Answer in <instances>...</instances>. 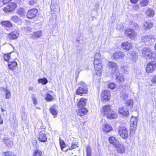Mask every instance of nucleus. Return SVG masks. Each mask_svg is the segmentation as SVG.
I'll use <instances>...</instances> for the list:
<instances>
[{
  "mask_svg": "<svg viewBox=\"0 0 156 156\" xmlns=\"http://www.w3.org/2000/svg\"><path fill=\"white\" fill-rule=\"evenodd\" d=\"M101 111L102 116H106L108 119H114L116 116V114L111 111L110 106L109 105L105 106L103 108Z\"/></svg>",
  "mask_w": 156,
  "mask_h": 156,
  "instance_id": "nucleus-1",
  "label": "nucleus"
},
{
  "mask_svg": "<svg viewBox=\"0 0 156 156\" xmlns=\"http://www.w3.org/2000/svg\"><path fill=\"white\" fill-rule=\"evenodd\" d=\"M77 86L78 88L76 92V94L82 96L88 93V86L84 82L81 81L79 82L77 84Z\"/></svg>",
  "mask_w": 156,
  "mask_h": 156,
  "instance_id": "nucleus-2",
  "label": "nucleus"
},
{
  "mask_svg": "<svg viewBox=\"0 0 156 156\" xmlns=\"http://www.w3.org/2000/svg\"><path fill=\"white\" fill-rule=\"evenodd\" d=\"M109 69L111 72V75H114L115 74L119 73V69L116 63L110 62L108 64Z\"/></svg>",
  "mask_w": 156,
  "mask_h": 156,
  "instance_id": "nucleus-3",
  "label": "nucleus"
},
{
  "mask_svg": "<svg viewBox=\"0 0 156 156\" xmlns=\"http://www.w3.org/2000/svg\"><path fill=\"white\" fill-rule=\"evenodd\" d=\"M119 134L121 137L126 139L128 137V132L126 128L124 126H120L118 129Z\"/></svg>",
  "mask_w": 156,
  "mask_h": 156,
  "instance_id": "nucleus-4",
  "label": "nucleus"
},
{
  "mask_svg": "<svg viewBox=\"0 0 156 156\" xmlns=\"http://www.w3.org/2000/svg\"><path fill=\"white\" fill-rule=\"evenodd\" d=\"M12 31L8 34L10 39H17L19 36V31L16 27L14 26L13 29H12Z\"/></svg>",
  "mask_w": 156,
  "mask_h": 156,
  "instance_id": "nucleus-5",
  "label": "nucleus"
},
{
  "mask_svg": "<svg viewBox=\"0 0 156 156\" xmlns=\"http://www.w3.org/2000/svg\"><path fill=\"white\" fill-rule=\"evenodd\" d=\"M16 7L17 5L15 3L11 2L4 8V10L6 13H9L12 12Z\"/></svg>",
  "mask_w": 156,
  "mask_h": 156,
  "instance_id": "nucleus-6",
  "label": "nucleus"
},
{
  "mask_svg": "<svg viewBox=\"0 0 156 156\" xmlns=\"http://www.w3.org/2000/svg\"><path fill=\"white\" fill-rule=\"evenodd\" d=\"M37 12L38 10L36 9H33L29 10L27 14V18L29 19H32L35 17Z\"/></svg>",
  "mask_w": 156,
  "mask_h": 156,
  "instance_id": "nucleus-7",
  "label": "nucleus"
},
{
  "mask_svg": "<svg viewBox=\"0 0 156 156\" xmlns=\"http://www.w3.org/2000/svg\"><path fill=\"white\" fill-rule=\"evenodd\" d=\"M117 152L118 153L122 154L126 152V147L125 145L121 143H119L117 146L115 147Z\"/></svg>",
  "mask_w": 156,
  "mask_h": 156,
  "instance_id": "nucleus-8",
  "label": "nucleus"
},
{
  "mask_svg": "<svg viewBox=\"0 0 156 156\" xmlns=\"http://www.w3.org/2000/svg\"><path fill=\"white\" fill-rule=\"evenodd\" d=\"M94 63V68L96 71V75L99 76L101 75V69L102 68L101 61L99 60L98 62Z\"/></svg>",
  "mask_w": 156,
  "mask_h": 156,
  "instance_id": "nucleus-9",
  "label": "nucleus"
},
{
  "mask_svg": "<svg viewBox=\"0 0 156 156\" xmlns=\"http://www.w3.org/2000/svg\"><path fill=\"white\" fill-rule=\"evenodd\" d=\"M156 62H151L148 64L146 68V72L148 73H151L156 69Z\"/></svg>",
  "mask_w": 156,
  "mask_h": 156,
  "instance_id": "nucleus-10",
  "label": "nucleus"
},
{
  "mask_svg": "<svg viewBox=\"0 0 156 156\" xmlns=\"http://www.w3.org/2000/svg\"><path fill=\"white\" fill-rule=\"evenodd\" d=\"M110 92L107 90H105L101 93V98L103 101H106L110 99Z\"/></svg>",
  "mask_w": 156,
  "mask_h": 156,
  "instance_id": "nucleus-11",
  "label": "nucleus"
},
{
  "mask_svg": "<svg viewBox=\"0 0 156 156\" xmlns=\"http://www.w3.org/2000/svg\"><path fill=\"white\" fill-rule=\"evenodd\" d=\"M126 35L129 38H134L136 35L135 31L131 28L127 29L125 31Z\"/></svg>",
  "mask_w": 156,
  "mask_h": 156,
  "instance_id": "nucleus-12",
  "label": "nucleus"
},
{
  "mask_svg": "<svg viewBox=\"0 0 156 156\" xmlns=\"http://www.w3.org/2000/svg\"><path fill=\"white\" fill-rule=\"evenodd\" d=\"M1 24L4 26L6 30H8L9 29H11L13 28V25H12V23L9 20L7 21H3L1 22Z\"/></svg>",
  "mask_w": 156,
  "mask_h": 156,
  "instance_id": "nucleus-13",
  "label": "nucleus"
},
{
  "mask_svg": "<svg viewBox=\"0 0 156 156\" xmlns=\"http://www.w3.org/2000/svg\"><path fill=\"white\" fill-rule=\"evenodd\" d=\"M152 51L150 48L147 47L144 48L142 51L143 56L146 57L147 59L150 58V56Z\"/></svg>",
  "mask_w": 156,
  "mask_h": 156,
  "instance_id": "nucleus-14",
  "label": "nucleus"
},
{
  "mask_svg": "<svg viewBox=\"0 0 156 156\" xmlns=\"http://www.w3.org/2000/svg\"><path fill=\"white\" fill-rule=\"evenodd\" d=\"M129 109L126 106H123L119 109V112L122 115L127 116L129 114Z\"/></svg>",
  "mask_w": 156,
  "mask_h": 156,
  "instance_id": "nucleus-15",
  "label": "nucleus"
},
{
  "mask_svg": "<svg viewBox=\"0 0 156 156\" xmlns=\"http://www.w3.org/2000/svg\"><path fill=\"white\" fill-rule=\"evenodd\" d=\"M76 112L78 115L83 117V116L87 113L88 110L86 108H78Z\"/></svg>",
  "mask_w": 156,
  "mask_h": 156,
  "instance_id": "nucleus-16",
  "label": "nucleus"
},
{
  "mask_svg": "<svg viewBox=\"0 0 156 156\" xmlns=\"http://www.w3.org/2000/svg\"><path fill=\"white\" fill-rule=\"evenodd\" d=\"M17 65V62L15 61L12 62L9 61L8 62V66L9 70L14 71V70H16Z\"/></svg>",
  "mask_w": 156,
  "mask_h": 156,
  "instance_id": "nucleus-17",
  "label": "nucleus"
},
{
  "mask_svg": "<svg viewBox=\"0 0 156 156\" xmlns=\"http://www.w3.org/2000/svg\"><path fill=\"white\" fill-rule=\"evenodd\" d=\"M87 99L84 98H81L77 104L78 108H85V106L86 104Z\"/></svg>",
  "mask_w": 156,
  "mask_h": 156,
  "instance_id": "nucleus-18",
  "label": "nucleus"
},
{
  "mask_svg": "<svg viewBox=\"0 0 156 156\" xmlns=\"http://www.w3.org/2000/svg\"><path fill=\"white\" fill-rule=\"evenodd\" d=\"M38 139L41 142H44L46 141L47 137L44 131H41L39 133Z\"/></svg>",
  "mask_w": 156,
  "mask_h": 156,
  "instance_id": "nucleus-19",
  "label": "nucleus"
},
{
  "mask_svg": "<svg viewBox=\"0 0 156 156\" xmlns=\"http://www.w3.org/2000/svg\"><path fill=\"white\" fill-rule=\"evenodd\" d=\"M137 119L136 117L132 116L130 119V129L133 130L137 123Z\"/></svg>",
  "mask_w": 156,
  "mask_h": 156,
  "instance_id": "nucleus-20",
  "label": "nucleus"
},
{
  "mask_svg": "<svg viewBox=\"0 0 156 156\" xmlns=\"http://www.w3.org/2000/svg\"><path fill=\"white\" fill-rule=\"evenodd\" d=\"M50 113L53 115L54 118H55L57 116L58 111L57 110L55 105L51 106L50 108Z\"/></svg>",
  "mask_w": 156,
  "mask_h": 156,
  "instance_id": "nucleus-21",
  "label": "nucleus"
},
{
  "mask_svg": "<svg viewBox=\"0 0 156 156\" xmlns=\"http://www.w3.org/2000/svg\"><path fill=\"white\" fill-rule=\"evenodd\" d=\"M113 56L115 59L118 58L122 59L124 56V54L123 52H117L114 53L113 55Z\"/></svg>",
  "mask_w": 156,
  "mask_h": 156,
  "instance_id": "nucleus-22",
  "label": "nucleus"
},
{
  "mask_svg": "<svg viewBox=\"0 0 156 156\" xmlns=\"http://www.w3.org/2000/svg\"><path fill=\"white\" fill-rule=\"evenodd\" d=\"M109 141L110 143L115 147L119 143V141L113 136L110 137L109 138Z\"/></svg>",
  "mask_w": 156,
  "mask_h": 156,
  "instance_id": "nucleus-23",
  "label": "nucleus"
},
{
  "mask_svg": "<svg viewBox=\"0 0 156 156\" xmlns=\"http://www.w3.org/2000/svg\"><path fill=\"white\" fill-rule=\"evenodd\" d=\"M132 44L128 42H124L122 44V48L127 51L130 49L132 48Z\"/></svg>",
  "mask_w": 156,
  "mask_h": 156,
  "instance_id": "nucleus-24",
  "label": "nucleus"
},
{
  "mask_svg": "<svg viewBox=\"0 0 156 156\" xmlns=\"http://www.w3.org/2000/svg\"><path fill=\"white\" fill-rule=\"evenodd\" d=\"M113 76L115 77L116 81L118 83L123 82L124 80L122 75L120 74L119 71L118 74L117 73H116Z\"/></svg>",
  "mask_w": 156,
  "mask_h": 156,
  "instance_id": "nucleus-25",
  "label": "nucleus"
},
{
  "mask_svg": "<svg viewBox=\"0 0 156 156\" xmlns=\"http://www.w3.org/2000/svg\"><path fill=\"white\" fill-rule=\"evenodd\" d=\"M16 12L17 14L21 17H23L25 16V9L23 8L18 9Z\"/></svg>",
  "mask_w": 156,
  "mask_h": 156,
  "instance_id": "nucleus-26",
  "label": "nucleus"
},
{
  "mask_svg": "<svg viewBox=\"0 0 156 156\" xmlns=\"http://www.w3.org/2000/svg\"><path fill=\"white\" fill-rule=\"evenodd\" d=\"M112 129V128L111 127V125L107 123H105V125L103 126V130L106 133H108L110 132Z\"/></svg>",
  "mask_w": 156,
  "mask_h": 156,
  "instance_id": "nucleus-27",
  "label": "nucleus"
},
{
  "mask_svg": "<svg viewBox=\"0 0 156 156\" xmlns=\"http://www.w3.org/2000/svg\"><path fill=\"white\" fill-rule=\"evenodd\" d=\"M3 142L6 145L9 147H11L13 145L12 141L9 139H3Z\"/></svg>",
  "mask_w": 156,
  "mask_h": 156,
  "instance_id": "nucleus-28",
  "label": "nucleus"
},
{
  "mask_svg": "<svg viewBox=\"0 0 156 156\" xmlns=\"http://www.w3.org/2000/svg\"><path fill=\"white\" fill-rule=\"evenodd\" d=\"M33 38H38L42 35V32L38 31L34 32L31 34Z\"/></svg>",
  "mask_w": 156,
  "mask_h": 156,
  "instance_id": "nucleus-29",
  "label": "nucleus"
},
{
  "mask_svg": "<svg viewBox=\"0 0 156 156\" xmlns=\"http://www.w3.org/2000/svg\"><path fill=\"white\" fill-rule=\"evenodd\" d=\"M3 89L5 90V98L7 99H9L11 98V95L10 90L7 88L5 89L4 88Z\"/></svg>",
  "mask_w": 156,
  "mask_h": 156,
  "instance_id": "nucleus-30",
  "label": "nucleus"
},
{
  "mask_svg": "<svg viewBox=\"0 0 156 156\" xmlns=\"http://www.w3.org/2000/svg\"><path fill=\"white\" fill-rule=\"evenodd\" d=\"M154 10L151 9H148L147 11L146 14L148 16L152 17L154 15Z\"/></svg>",
  "mask_w": 156,
  "mask_h": 156,
  "instance_id": "nucleus-31",
  "label": "nucleus"
},
{
  "mask_svg": "<svg viewBox=\"0 0 156 156\" xmlns=\"http://www.w3.org/2000/svg\"><path fill=\"white\" fill-rule=\"evenodd\" d=\"M78 143L76 142H73L71 144L70 147H69V149L72 150L75 148H78L79 147L78 145Z\"/></svg>",
  "mask_w": 156,
  "mask_h": 156,
  "instance_id": "nucleus-32",
  "label": "nucleus"
},
{
  "mask_svg": "<svg viewBox=\"0 0 156 156\" xmlns=\"http://www.w3.org/2000/svg\"><path fill=\"white\" fill-rule=\"evenodd\" d=\"M128 97V94L126 92H123L120 94V98L123 100H126Z\"/></svg>",
  "mask_w": 156,
  "mask_h": 156,
  "instance_id": "nucleus-33",
  "label": "nucleus"
},
{
  "mask_svg": "<svg viewBox=\"0 0 156 156\" xmlns=\"http://www.w3.org/2000/svg\"><path fill=\"white\" fill-rule=\"evenodd\" d=\"M38 82L39 83H41L42 84L45 85L48 82V81L46 77H44L43 78H40L38 80Z\"/></svg>",
  "mask_w": 156,
  "mask_h": 156,
  "instance_id": "nucleus-34",
  "label": "nucleus"
},
{
  "mask_svg": "<svg viewBox=\"0 0 156 156\" xmlns=\"http://www.w3.org/2000/svg\"><path fill=\"white\" fill-rule=\"evenodd\" d=\"M99 60L101 61V55L99 53H97L95 55L94 63H96L95 62H98Z\"/></svg>",
  "mask_w": 156,
  "mask_h": 156,
  "instance_id": "nucleus-35",
  "label": "nucleus"
},
{
  "mask_svg": "<svg viewBox=\"0 0 156 156\" xmlns=\"http://www.w3.org/2000/svg\"><path fill=\"white\" fill-rule=\"evenodd\" d=\"M144 25L145 29L147 30L153 27V24L151 22H145Z\"/></svg>",
  "mask_w": 156,
  "mask_h": 156,
  "instance_id": "nucleus-36",
  "label": "nucleus"
},
{
  "mask_svg": "<svg viewBox=\"0 0 156 156\" xmlns=\"http://www.w3.org/2000/svg\"><path fill=\"white\" fill-rule=\"evenodd\" d=\"M59 144L61 149L63 151L64 148L66 147V144H65L64 141L59 138Z\"/></svg>",
  "mask_w": 156,
  "mask_h": 156,
  "instance_id": "nucleus-37",
  "label": "nucleus"
},
{
  "mask_svg": "<svg viewBox=\"0 0 156 156\" xmlns=\"http://www.w3.org/2000/svg\"><path fill=\"white\" fill-rule=\"evenodd\" d=\"M136 54L134 52L129 53L127 54L128 57L130 59H135L136 58Z\"/></svg>",
  "mask_w": 156,
  "mask_h": 156,
  "instance_id": "nucleus-38",
  "label": "nucleus"
},
{
  "mask_svg": "<svg viewBox=\"0 0 156 156\" xmlns=\"http://www.w3.org/2000/svg\"><path fill=\"white\" fill-rule=\"evenodd\" d=\"M45 99L47 101H50L53 100V98L50 94H47L45 96Z\"/></svg>",
  "mask_w": 156,
  "mask_h": 156,
  "instance_id": "nucleus-39",
  "label": "nucleus"
},
{
  "mask_svg": "<svg viewBox=\"0 0 156 156\" xmlns=\"http://www.w3.org/2000/svg\"><path fill=\"white\" fill-rule=\"evenodd\" d=\"M133 101L132 100H128L126 102L125 106H126V107H128V108L129 109V108H131L133 106Z\"/></svg>",
  "mask_w": 156,
  "mask_h": 156,
  "instance_id": "nucleus-40",
  "label": "nucleus"
},
{
  "mask_svg": "<svg viewBox=\"0 0 156 156\" xmlns=\"http://www.w3.org/2000/svg\"><path fill=\"white\" fill-rule=\"evenodd\" d=\"M42 153L38 150H36L34 152L33 156H42Z\"/></svg>",
  "mask_w": 156,
  "mask_h": 156,
  "instance_id": "nucleus-41",
  "label": "nucleus"
},
{
  "mask_svg": "<svg viewBox=\"0 0 156 156\" xmlns=\"http://www.w3.org/2000/svg\"><path fill=\"white\" fill-rule=\"evenodd\" d=\"M20 20V19L17 16H12L11 18V20L15 23H17Z\"/></svg>",
  "mask_w": 156,
  "mask_h": 156,
  "instance_id": "nucleus-42",
  "label": "nucleus"
},
{
  "mask_svg": "<svg viewBox=\"0 0 156 156\" xmlns=\"http://www.w3.org/2000/svg\"><path fill=\"white\" fill-rule=\"evenodd\" d=\"M149 0H142L140 5L142 6H146L148 4Z\"/></svg>",
  "mask_w": 156,
  "mask_h": 156,
  "instance_id": "nucleus-43",
  "label": "nucleus"
},
{
  "mask_svg": "<svg viewBox=\"0 0 156 156\" xmlns=\"http://www.w3.org/2000/svg\"><path fill=\"white\" fill-rule=\"evenodd\" d=\"M150 57V58H149V59H151V60L156 59V51H152Z\"/></svg>",
  "mask_w": 156,
  "mask_h": 156,
  "instance_id": "nucleus-44",
  "label": "nucleus"
},
{
  "mask_svg": "<svg viewBox=\"0 0 156 156\" xmlns=\"http://www.w3.org/2000/svg\"><path fill=\"white\" fill-rule=\"evenodd\" d=\"M3 58L5 61L8 62L10 58V54L8 53L5 54L3 56Z\"/></svg>",
  "mask_w": 156,
  "mask_h": 156,
  "instance_id": "nucleus-45",
  "label": "nucleus"
},
{
  "mask_svg": "<svg viewBox=\"0 0 156 156\" xmlns=\"http://www.w3.org/2000/svg\"><path fill=\"white\" fill-rule=\"evenodd\" d=\"M51 9L54 10V9H55L56 7L57 6V4L56 3L54 4V1H56V0H51Z\"/></svg>",
  "mask_w": 156,
  "mask_h": 156,
  "instance_id": "nucleus-46",
  "label": "nucleus"
},
{
  "mask_svg": "<svg viewBox=\"0 0 156 156\" xmlns=\"http://www.w3.org/2000/svg\"><path fill=\"white\" fill-rule=\"evenodd\" d=\"M86 152L87 156H91V148L89 146H88L87 147Z\"/></svg>",
  "mask_w": 156,
  "mask_h": 156,
  "instance_id": "nucleus-47",
  "label": "nucleus"
},
{
  "mask_svg": "<svg viewBox=\"0 0 156 156\" xmlns=\"http://www.w3.org/2000/svg\"><path fill=\"white\" fill-rule=\"evenodd\" d=\"M4 156H15V155L12 152L6 151L4 153Z\"/></svg>",
  "mask_w": 156,
  "mask_h": 156,
  "instance_id": "nucleus-48",
  "label": "nucleus"
},
{
  "mask_svg": "<svg viewBox=\"0 0 156 156\" xmlns=\"http://www.w3.org/2000/svg\"><path fill=\"white\" fill-rule=\"evenodd\" d=\"M116 85L114 83H111L108 85V87L111 89H113L116 87Z\"/></svg>",
  "mask_w": 156,
  "mask_h": 156,
  "instance_id": "nucleus-49",
  "label": "nucleus"
},
{
  "mask_svg": "<svg viewBox=\"0 0 156 156\" xmlns=\"http://www.w3.org/2000/svg\"><path fill=\"white\" fill-rule=\"evenodd\" d=\"M121 71L122 72L127 73L128 70V68L126 66H122L121 68Z\"/></svg>",
  "mask_w": 156,
  "mask_h": 156,
  "instance_id": "nucleus-50",
  "label": "nucleus"
},
{
  "mask_svg": "<svg viewBox=\"0 0 156 156\" xmlns=\"http://www.w3.org/2000/svg\"><path fill=\"white\" fill-rule=\"evenodd\" d=\"M32 99L33 100V102L35 105L37 104V98L34 94L32 95Z\"/></svg>",
  "mask_w": 156,
  "mask_h": 156,
  "instance_id": "nucleus-51",
  "label": "nucleus"
},
{
  "mask_svg": "<svg viewBox=\"0 0 156 156\" xmlns=\"http://www.w3.org/2000/svg\"><path fill=\"white\" fill-rule=\"evenodd\" d=\"M29 3L30 5H35L36 3V0H30L29 2Z\"/></svg>",
  "mask_w": 156,
  "mask_h": 156,
  "instance_id": "nucleus-52",
  "label": "nucleus"
},
{
  "mask_svg": "<svg viewBox=\"0 0 156 156\" xmlns=\"http://www.w3.org/2000/svg\"><path fill=\"white\" fill-rule=\"evenodd\" d=\"M151 40H146V41H144L145 44L147 46H150L151 44Z\"/></svg>",
  "mask_w": 156,
  "mask_h": 156,
  "instance_id": "nucleus-53",
  "label": "nucleus"
},
{
  "mask_svg": "<svg viewBox=\"0 0 156 156\" xmlns=\"http://www.w3.org/2000/svg\"><path fill=\"white\" fill-rule=\"evenodd\" d=\"M12 0H3L2 2L4 4H6L9 3Z\"/></svg>",
  "mask_w": 156,
  "mask_h": 156,
  "instance_id": "nucleus-54",
  "label": "nucleus"
},
{
  "mask_svg": "<svg viewBox=\"0 0 156 156\" xmlns=\"http://www.w3.org/2000/svg\"><path fill=\"white\" fill-rule=\"evenodd\" d=\"M133 9L135 10H138L139 9V6L137 5H135L133 6Z\"/></svg>",
  "mask_w": 156,
  "mask_h": 156,
  "instance_id": "nucleus-55",
  "label": "nucleus"
},
{
  "mask_svg": "<svg viewBox=\"0 0 156 156\" xmlns=\"http://www.w3.org/2000/svg\"><path fill=\"white\" fill-rule=\"evenodd\" d=\"M152 82L153 83H156V76L154 77L152 79Z\"/></svg>",
  "mask_w": 156,
  "mask_h": 156,
  "instance_id": "nucleus-56",
  "label": "nucleus"
},
{
  "mask_svg": "<svg viewBox=\"0 0 156 156\" xmlns=\"http://www.w3.org/2000/svg\"><path fill=\"white\" fill-rule=\"evenodd\" d=\"M139 1V0H130V1L131 3H136Z\"/></svg>",
  "mask_w": 156,
  "mask_h": 156,
  "instance_id": "nucleus-57",
  "label": "nucleus"
},
{
  "mask_svg": "<svg viewBox=\"0 0 156 156\" xmlns=\"http://www.w3.org/2000/svg\"><path fill=\"white\" fill-rule=\"evenodd\" d=\"M152 36H145V39H152Z\"/></svg>",
  "mask_w": 156,
  "mask_h": 156,
  "instance_id": "nucleus-58",
  "label": "nucleus"
},
{
  "mask_svg": "<svg viewBox=\"0 0 156 156\" xmlns=\"http://www.w3.org/2000/svg\"><path fill=\"white\" fill-rule=\"evenodd\" d=\"M3 123V120L2 119L1 117V116L0 115V124H2Z\"/></svg>",
  "mask_w": 156,
  "mask_h": 156,
  "instance_id": "nucleus-59",
  "label": "nucleus"
},
{
  "mask_svg": "<svg viewBox=\"0 0 156 156\" xmlns=\"http://www.w3.org/2000/svg\"><path fill=\"white\" fill-rule=\"evenodd\" d=\"M133 24H134V26L135 27H136V26H137V24L136 23H133Z\"/></svg>",
  "mask_w": 156,
  "mask_h": 156,
  "instance_id": "nucleus-60",
  "label": "nucleus"
},
{
  "mask_svg": "<svg viewBox=\"0 0 156 156\" xmlns=\"http://www.w3.org/2000/svg\"><path fill=\"white\" fill-rule=\"evenodd\" d=\"M1 110L2 112H4V111H5V110H4L2 108H1Z\"/></svg>",
  "mask_w": 156,
  "mask_h": 156,
  "instance_id": "nucleus-61",
  "label": "nucleus"
},
{
  "mask_svg": "<svg viewBox=\"0 0 156 156\" xmlns=\"http://www.w3.org/2000/svg\"><path fill=\"white\" fill-rule=\"evenodd\" d=\"M21 0H16V2L17 3H19L20 2Z\"/></svg>",
  "mask_w": 156,
  "mask_h": 156,
  "instance_id": "nucleus-62",
  "label": "nucleus"
},
{
  "mask_svg": "<svg viewBox=\"0 0 156 156\" xmlns=\"http://www.w3.org/2000/svg\"><path fill=\"white\" fill-rule=\"evenodd\" d=\"M68 150H69V148H68V149H66L65 150V152H67V151H68Z\"/></svg>",
  "mask_w": 156,
  "mask_h": 156,
  "instance_id": "nucleus-63",
  "label": "nucleus"
},
{
  "mask_svg": "<svg viewBox=\"0 0 156 156\" xmlns=\"http://www.w3.org/2000/svg\"><path fill=\"white\" fill-rule=\"evenodd\" d=\"M154 48H155V50H156V44L154 46Z\"/></svg>",
  "mask_w": 156,
  "mask_h": 156,
  "instance_id": "nucleus-64",
  "label": "nucleus"
}]
</instances>
